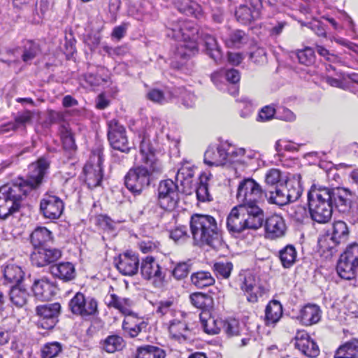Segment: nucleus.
<instances>
[{
    "mask_svg": "<svg viewBox=\"0 0 358 358\" xmlns=\"http://www.w3.org/2000/svg\"><path fill=\"white\" fill-rule=\"evenodd\" d=\"M248 41V36L243 31L235 30L230 33L225 40V43L229 48H239Z\"/></svg>",
    "mask_w": 358,
    "mask_h": 358,
    "instance_id": "37998d69",
    "label": "nucleus"
},
{
    "mask_svg": "<svg viewBox=\"0 0 358 358\" xmlns=\"http://www.w3.org/2000/svg\"><path fill=\"white\" fill-rule=\"evenodd\" d=\"M278 118L288 122L294 121L296 118L295 115L290 110L282 108L277 111Z\"/></svg>",
    "mask_w": 358,
    "mask_h": 358,
    "instance_id": "0e129e2a",
    "label": "nucleus"
},
{
    "mask_svg": "<svg viewBox=\"0 0 358 358\" xmlns=\"http://www.w3.org/2000/svg\"><path fill=\"white\" fill-rule=\"evenodd\" d=\"M273 190L265 191V197L270 203L284 206L288 203L285 183L273 187Z\"/></svg>",
    "mask_w": 358,
    "mask_h": 358,
    "instance_id": "c85d7f7f",
    "label": "nucleus"
},
{
    "mask_svg": "<svg viewBox=\"0 0 358 358\" xmlns=\"http://www.w3.org/2000/svg\"><path fill=\"white\" fill-rule=\"evenodd\" d=\"M147 97L149 100L157 103H163L165 101L164 92L159 90L152 89L147 94Z\"/></svg>",
    "mask_w": 358,
    "mask_h": 358,
    "instance_id": "680f3d73",
    "label": "nucleus"
},
{
    "mask_svg": "<svg viewBox=\"0 0 358 358\" xmlns=\"http://www.w3.org/2000/svg\"><path fill=\"white\" fill-rule=\"evenodd\" d=\"M108 125V138L111 147L121 152L129 153L131 148L129 146L124 127L115 119L109 121Z\"/></svg>",
    "mask_w": 358,
    "mask_h": 358,
    "instance_id": "9b49d317",
    "label": "nucleus"
},
{
    "mask_svg": "<svg viewBox=\"0 0 358 358\" xmlns=\"http://www.w3.org/2000/svg\"><path fill=\"white\" fill-rule=\"evenodd\" d=\"M187 331V324L182 321L173 320L169 326L170 334L176 339H180V338H185Z\"/></svg>",
    "mask_w": 358,
    "mask_h": 358,
    "instance_id": "09e8293b",
    "label": "nucleus"
},
{
    "mask_svg": "<svg viewBox=\"0 0 358 358\" xmlns=\"http://www.w3.org/2000/svg\"><path fill=\"white\" fill-rule=\"evenodd\" d=\"M62 350V346L59 342L48 343L41 350V356L43 358H55Z\"/></svg>",
    "mask_w": 358,
    "mask_h": 358,
    "instance_id": "3c124183",
    "label": "nucleus"
},
{
    "mask_svg": "<svg viewBox=\"0 0 358 358\" xmlns=\"http://www.w3.org/2000/svg\"><path fill=\"white\" fill-rule=\"evenodd\" d=\"M3 276L8 282L17 285L22 280L24 273L20 266L15 264H8L4 268Z\"/></svg>",
    "mask_w": 358,
    "mask_h": 358,
    "instance_id": "e433bc0d",
    "label": "nucleus"
},
{
    "mask_svg": "<svg viewBox=\"0 0 358 358\" xmlns=\"http://www.w3.org/2000/svg\"><path fill=\"white\" fill-rule=\"evenodd\" d=\"M275 113L277 114V112L273 106H266L260 110L258 117L262 121H268L271 120Z\"/></svg>",
    "mask_w": 358,
    "mask_h": 358,
    "instance_id": "052dcab7",
    "label": "nucleus"
},
{
    "mask_svg": "<svg viewBox=\"0 0 358 358\" xmlns=\"http://www.w3.org/2000/svg\"><path fill=\"white\" fill-rule=\"evenodd\" d=\"M60 135L64 149L69 151L75 150L76 145L71 131L68 127L62 126L60 129Z\"/></svg>",
    "mask_w": 358,
    "mask_h": 358,
    "instance_id": "de8ad7c7",
    "label": "nucleus"
},
{
    "mask_svg": "<svg viewBox=\"0 0 358 358\" xmlns=\"http://www.w3.org/2000/svg\"><path fill=\"white\" fill-rule=\"evenodd\" d=\"M115 266L122 275L133 276L138 271V257L132 252L120 254L117 259L115 260Z\"/></svg>",
    "mask_w": 358,
    "mask_h": 358,
    "instance_id": "2eb2a0df",
    "label": "nucleus"
},
{
    "mask_svg": "<svg viewBox=\"0 0 358 358\" xmlns=\"http://www.w3.org/2000/svg\"><path fill=\"white\" fill-rule=\"evenodd\" d=\"M103 147L96 146L92 150L89 162L85 164L83 172L85 182L93 189L100 185L103 178Z\"/></svg>",
    "mask_w": 358,
    "mask_h": 358,
    "instance_id": "6e6552de",
    "label": "nucleus"
},
{
    "mask_svg": "<svg viewBox=\"0 0 358 358\" xmlns=\"http://www.w3.org/2000/svg\"><path fill=\"white\" fill-rule=\"evenodd\" d=\"M282 315V307L278 301H271L266 307L265 321L266 324L276 323Z\"/></svg>",
    "mask_w": 358,
    "mask_h": 358,
    "instance_id": "473e14b6",
    "label": "nucleus"
},
{
    "mask_svg": "<svg viewBox=\"0 0 358 358\" xmlns=\"http://www.w3.org/2000/svg\"><path fill=\"white\" fill-rule=\"evenodd\" d=\"M61 306L59 303H47L36 308V315L40 317L39 326L45 329H52L56 324V319L59 314Z\"/></svg>",
    "mask_w": 358,
    "mask_h": 358,
    "instance_id": "ddd939ff",
    "label": "nucleus"
},
{
    "mask_svg": "<svg viewBox=\"0 0 358 358\" xmlns=\"http://www.w3.org/2000/svg\"><path fill=\"white\" fill-rule=\"evenodd\" d=\"M310 217L320 224L329 222L332 217L333 207L328 187H312L308 194Z\"/></svg>",
    "mask_w": 358,
    "mask_h": 358,
    "instance_id": "20e7f679",
    "label": "nucleus"
},
{
    "mask_svg": "<svg viewBox=\"0 0 358 358\" xmlns=\"http://www.w3.org/2000/svg\"><path fill=\"white\" fill-rule=\"evenodd\" d=\"M40 51L39 46L36 43L31 41H27L24 46V51L22 55L23 62H27L36 57Z\"/></svg>",
    "mask_w": 358,
    "mask_h": 358,
    "instance_id": "603ef678",
    "label": "nucleus"
},
{
    "mask_svg": "<svg viewBox=\"0 0 358 358\" xmlns=\"http://www.w3.org/2000/svg\"><path fill=\"white\" fill-rule=\"evenodd\" d=\"M159 164H144L129 169L124 177L126 187L135 194H140L142 190L150 185L155 173L161 172Z\"/></svg>",
    "mask_w": 358,
    "mask_h": 358,
    "instance_id": "39448f33",
    "label": "nucleus"
},
{
    "mask_svg": "<svg viewBox=\"0 0 358 358\" xmlns=\"http://www.w3.org/2000/svg\"><path fill=\"white\" fill-rule=\"evenodd\" d=\"M62 200L55 195H45L40 202V213L46 219L57 220L64 210Z\"/></svg>",
    "mask_w": 358,
    "mask_h": 358,
    "instance_id": "4468645a",
    "label": "nucleus"
},
{
    "mask_svg": "<svg viewBox=\"0 0 358 358\" xmlns=\"http://www.w3.org/2000/svg\"><path fill=\"white\" fill-rule=\"evenodd\" d=\"M241 289L247 294L248 301L255 303L264 293L263 288L259 283V280L252 274L249 273L243 278Z\"/></svg>",
    "mask_w": 358,
    "mask_h": 358,
    "instance_id": "aec40b11",
    "label": "nucleus"
},
{
    "mask_svg": "<svg viewBox=\"0 0 358 358\" xmlns=\"http://www.w3.org/2000/svg\"><path fill=\"white\" fill-rule=\"evenodd\" d=\"M329 195L331 196V206L342 213H347L351 208V192L345 188H329Z\"/></svg>",
    "mask_w": 358,
    "mask_h": 358,
    "instance_id": "f3484780",
    "label": "nucleus"
},
{
    "mask_svg": "<svg viewBox=\"0 0 358 358\" xmlns=\"http://www.w3.org/2000/svg\"><path fill=\"white\" fill-rule=\"evenodd\" d=\"M191 281L198 288H204L215 283L211 273L207 271H198L191 275Z\"/></svg>",
    "mask_w": 358,
    "mask_h": 358,
    "instance_id": "58836bf2",
    "label": "nucleus"
},
{
    "mask_svg": "<svg viewBox=\"0 0 358 358\" xmlns=\"http://www.w3.org/2000/svg\"><path fill=\"white\" fill-rule=\"evenodd\" d=\"M164 350L153 345H145L137 349L135 358H165Z\"/></svg>",
    "mask_w": 358,
    "mask_h": 358,
    "instance_id": "ea45409f",
    "label": "nucleus"
},
{
    "mask_svg": "<svg viewBox=\"0 0 358 358\" xmlns=\"http://www.w3.org/2000/svg\"><path fill=\"white\" fill-rule=\"evenodd\" d=\"M301 322L307 326L317 323L321 318V310L318 306L308 304L301 310Z\"/></svg>",
    "mask_w": 358,
    "mask_h": 358,
    "instance_id": "cd10ccee",
    "label": "nucleus"
},
{
    "mask_svg": "<svg viewBox=\"0 0 358 358\" xmlns=\"http://www.w3.org/2000/svg\"><path fill=\"white\" fill-rule=\"evenodd\" d=\"M358 270V244L352 243L341 255L336 266L338 275L350 280L357 276Z\"/></svg>",
    "mask_w": 358,
    "mask_h": 358,
    "instance_id": "0eeeda50",
    "label": "nucleus"
},
{
    "mask_svg": "<svg viewBox=\"0 0 358 358\" xmlns=\"http://www.w3.org/2000/svg\"><path fill=\"white\" fill-rule=\"evenodd\" d=\"M315 51L322 57H324L327 61L334 62L337 59V56L334 53H331L327 48L322 45H316Z\"/></svg>",
    "mask_w": 358,
    "mask_h": 358,
    "instance_id": "e2e57ef3",
    "label": "nucleus"
},
{
    "mask_svg": "<svg viewBox=\"0 0 358 358\" xmlns=\"http://www.w3.org/2000/svg\"><path fill=\"white\" fill-rule=\"evenodd\" d=\"M194 171L190 166L183 165L178 169L176 179L182 187L183 192L186 194L192 192L194 187Z\"/></svg>",
    "mask_w": 358,
    "mask_h": 358,
    "instance_id": "b1692460",
    "label": "nucleus"
},
{
    "mask_svg": "<svg viewBox=\"0 0 358 358\" xmlns=\"http://www.w3.org/2000/svg\"><path fill=\"white\" fill-rule=\"evenodd\" d=\"M157 191L160 207L166 210L175 209L180 200L178 185L171 179L164 180L159 182Z\"/></svg>",
    "mask_w": 358,
    "mask_h": 358,
    "instance_id": "1a4fd4ad",
    "label": "nucleus"
},
{
    "mask_svg": "<svg viewBox=\"0 0 358 358\" xmlns=\"http://www.w3.org/2000/svg\"><path fill=\"white\" fill-rule=\"evenodd\" d=\"M49 167L50 162L41 157L29 166L26 180L19 178L12 184L0 187V219L6 220L20 211L23 199L31 190L41 185Z\"/></svg>",
    "mask_w": 358,
    "mask_h": 358,
    "instance_id": "f257e3e1",
    "label": "nucleus"
},
{
    "mask_svg": "<svg viewBox=\"0 0 358 358\" xmlns=\"http://www.w3.org/2000/svg\"><path fill=\"white\" fill-rule=\"evenodd\" d=\"M334 358H358V340L353 339L340 346Z\"/></svg>",
    "mask_w": 358,
    "mask_h": 358,
    "instance_id": "2f4dec72",
    "label": "nucleus"
},
{
    "mask_svg": "<svg viewBox=\"0 0 358 358\" xmlns=\"http://www.w3.org/2000/svg\"><path fill=\"white\" fill-rule=\"evenodd\" d=\"M296 55L301 64L308 66L314 62L315 51L310 48H306L299 50Z\"/></svg>",
    "mask_w": 358,
    "mask_h": 358,
    "instance_id": "5fc2aeb1",
    "label": "nucleus"
},
{
    "mask_svg": "<svg viewBox=\"0 0 358 358\" xmlns=\"http://www.w3.org/2000/svg\"><path fill=\"white\" fill-rule=\"evenodd\" d=\"M192 265L189 259L178 262L172 271L173 276L178 280L185 278L191 271Z\"/></svg>",
    "mask_w": 358,
    "mask_h": 358,
    "instance_id": "8fccbe9b",
    "label": "nucleus"
},
{
    "mask_svg": "<svg viewBox=\"0 0 358 358\" xmlns=\"http://www.w3.org/2000/svg\"><path fill=\"white\" fill-rule=\"evenodd\" d=\"M32 117L33 113L29 110H26L15 117V122L17 123L18 127L20 125H24L31 122Z\"/></svg>",
    "mask_w": 358,
    "mask_h": 358,
    "instance_id": "338daca9",
    "label": "nucleus"
},
{
    "mask_svg": "<svg viewBox=\"0 0 358 358\" xmlns=\"http://www.w3.org/2000/svg\"><path fill=\"white\" fill-rule=\"evenodd\" d=\"M194 48V45L188 46L185 42L180 43L176 48L175 52L176 57H180L182 59H186L191 56Z\"/></svg>",
    "mask_w": 358,
    "mask_h": 358,
    "instance_id": "4d7b16f0",
    "label": "nucleus"
},
{
    "mask_svg": "<svg viewBox=\"0 0 358 358\" xmlns=\"http://www.w3.org/2000/svg\"><path fill=\"white\" fill-rule=\"evenodd\" d=\"M295 347L300 350L303 355L315 357L319 354V348L316 343L310 339L308 334L305 331H298L296 334Z\"/></svg>",
    "mask_w": 358,
    "mask_h": 358,
    "instance_id": "a211bd4d",
    "label": "nucleus"
},
{
    "mask_svg": "<svg viewBox=\"0 0 358 358\" xmlns=\"http://www.w3.org/2000/svg\"><path fill=\"white\" fill-rule=\"evenodd\" d=\"M196 96L190 92L185 93L182 96V103L187 108H192L195 106Z\"/></svg>",
    "mask_w": 358,
    "mask_h": 358,
    "instance_id": "69168bd1",
    "label": "nucleus"
},
{
    "mask_svg": "<svg viewBox=\"0 0 358 358\" xmlns=\"http://www.w3.org/2000/svg\"><path fill=\"white\" fill-rule=\"evenodd\" d=\"M177 9L185 15L194 16L196 18L203 17V10L199 4L192 0H174Z\"/></svg>",
    "mask_w": 358,
    "mask_h": 358,
    "instance_id": "bb28decb",
    "label": "nucleus"
},
{
    "mask_svg": "<svg viewBox=\"0 0 358 358\" xmlns=\"http://www.w3.org/2000/svg\"><path fill=\"white\" fill-rule=\"evenodd\" d=\"M62 256V252L57 248L46 247L34 250L31 254V261L33 265L43 267L57 261Z\"/></svg>",
    "mask_w": 358,
    "mask_h": 358,
    "instance_id": "dca6fc26",
    "label": "nucleus"
},
{
    "mask_svg": "<svg viewBox=\"0 0 358 358\" xmlns=\"http://www.w3.org/2000/svg\"><path fill=\"white\" fill-rule=\"evenodd\" d=\"M190 230L196 244L219 250L223 245L222 231L215 219L208 215L194 214L191 217Z\"/></svg>",
    "mask_w": 358,
    "mask_h": 358,
    "instance_id": "f03ea898",
    "label": "nucleus"
},
{
    "mask_svg": "<svg viewBox=\"0 0 358 358\" xmlns=\"http://www.w3.org/2000/svg\"><path fill=\"white\" fill-rule=\"evenodd\" d=\"M286 194L288 203L296 201L301 195L302 189L299 182L294 179L285 180Z\"/></svg>",
    "mask_w": 358,
    "mask_h": 358,
    "instance_id": "a19ab883",
    "label": "nucleus"
},
{
    "mask_svg": "<svg viewBox=\"0 0 358 358\" xmlns=\"http://www.w3.org/2000/svg\"><path fill=\"white\" fill-rule=\"evenodd\" d=\"M141 273L145 280H152L155 287H160L163 285L165 273L162 272L161 266L154 257H147L142 260Z\"/></svg>",
    "mask_w": 358,
    "mask_h": 358,
    "instance_id": "f8f14e48",
    "label": "nucleus"
},
{
    "mask_svg": "<svg viewBox=\"0 0 358 358\" xmlns=\"http://www.w3.org/2000/svg\"><path fill=\"white\" fill-rule=\"evenodd\" d=\"M52 240L51 231L43 227H36L30 235L31 243L34 250L46 247Z\"/></svg>",
    "mask_w": 358,
    "mask_h": 358,
    "instance_id": "a878e982",
    "label": "nucleus"
},
{
    "mask_svg": "<svg viewBox=\"0 0 358 358\" xmlns=\"http://www.w3.org/2000/svg\"><path fill=\"white\" fill-rule=\"evenodd\" d=\"M296 250L294 245H287L279 251V258L285 268L292 267L296 261Z\"/></svg>",
    "mask_w": 358,
    "mask_h": 358,
    "instance_id": "c9c22d12",
    "label": "nucleus"
},
{
    "mask_svg": "<svg viewBox=\"0 0 358 358\" xmlns=\"http://www.w3.org/2000/svg\"><path fill=\"white\" fill-rule=\"evenodd\" d=\"M190 300L194 306L201 310H206L212 303V298L201 292H196L190 295Z\"/></svg>",
    "mask_w": 358,
    "mask_h": 358,
    "instance_id": "49530a36",
    "label": "nucleus"
},
{
    "mask_svg": "<svg viewBox=\"0 0 358 358\" xmlns=\"http://www.w3.org/2000/svg\"><path fill=\"white\" fill-rule=\"evenodd\" d=\"M9 296L10 301L17 307H22L27 302L29 294L24 288H22L20 285L12 286Z\"/></svg>",
    "mask_w": 358,
    "mask_h": 358,
    "instance_id": "4c0bfd02",
    "label": "nucleus"
},
{
    "mask_svg": "<svg viewBox=\"0 0 358 358\" xmlns=\"http://www.w3.org/2000/svg\"><path fill=\"white\" fill-rule=\"evenodd\" d=\"M264 222H265V232L268 238L274 239L285 235L286 225L284 219L280 215H271L264 219Z\"/></svg>",
    "mask_w": 358,
    "mask_h": 358,
    "instance_id": "6ab92c4d",
    "label": "nucleus"
},
{
    "mask_svg": "<svg viewBox=\"0 0 358 358\" xmlns=\"http://www.w3.org/2000/svg\"><path fill=\"white\" fill-rule=\"evenodd\" d=\"M50 272L56 278L67 282L74 279L76 271L70 262H62L50 266Z\"/></svg>",
    "mask_w": 358,
    "mask_h": 358,
    "instance_id": "393cba45",
    "label": "nucleus"
},
{
    "mask_svg": "<svg viewBox=\"0 0 358 358\" xmlns=\"http://www.w3.org/2000/svg\"><path fill=\"white\" fill-rule=\"evenodd\" d=\"M141 137L140 143V152L142 155V162L143 164H159V162L155 159L153 148L151 146L150 139L145 134Z\"/></svg>",
    "mask_w": 358,
    "mask_h": 358,
    "instance_id": "7c9ffc66",
    "label": "nucleus"
},
{
    "mask_svg": "<svg viewBox=\"0 0 358 358\" xmlns=\"http://www.w3.org/2000/svg\"><path fill=\"white\" fill-rule=\"evenodd\" d=\"M147 325L148 324L142 318H138L132 312L125 317L122 322V329L126 335L130 338H135L147 327Z\"/></svg>",
    "mask_w": 358,
    "mask_h": 358,
    "instance_id": "412c9836",
    "label": "nucleus"
},
{
    "mask_svg": "<svg viewBox=\"0 0 358 358\" xmlns=\"http://www.w3.org/2000/svg\"><path fill=\"white\" fill-rule=\"evenodd\" d=\"M125 345L123 338L117 335L108 336L104 341L103 348L107 352L113 353L121 350Z\"/></svg>",
    "mask_w": 358,
    "mask_h": 358,
    "instance_id": "a18cd8bd",
    "label": "nucleus"
},
{
    "mask_svg": "<svg viewBox=\"0 0 358 358\" xmlns=\"http://www.w3.org/2000/svg\"><path fill=\"white\" fill-rule=\"evenodd\" d=\"M266 192L261 185L251 178H245L238 186L236 199L238 204L249 209L264 213L259 203L263 201Z\"/></svg>",
    "mask_w": 358,
    "mask_h": 358,
    "instance_id": "423d86ee",
    "label": "nucleus"
},
{
    "mask_svg": "<svg viewBox=\"0 0 358 358\" xmlns=\"http://www.w3.org/2000/svg\"><path fill=\"white\" fill-rule=\"evenodd\" d=\"M32 290L40 300H50L55 294V286L46 278L35 280L32 286Z\"/></svg>",
    "mask_w": 358,
    "mask_h": 358,
    "instance_id": "5701e85b",
    "label": "nucleus"
},
{
    "mask_svg": "<svg viewBox=\"0 0 358 358\" xmlns=\"http://www.w3.org/2000/svg\"><path fill=\"white\" fill-rule=\"evenodd\" d=\"M224 331L229 337L240 335L239 323L236 320H231L224 324Z\"/></svg>",
    "mask_w": 358,
    "mask_h": 358,
    "instance_id": "13d9d810",
    "label": "nucleus"
},
{
    "mask_svg": "<svg viewBox=\"0 0 358 358\" xmlns=\"http://www.w3.org/2000/svg\"><path fill=\"white\" fill-rule=\"evenodd\" d=\"M287 26L286 21H277L275 23L272 24V27L268 29L269 35L272 38H275L280 36L284 29Z\"/></svg>",
    "mask_w": 358,
    "mask_h": 358,
    "instance_id": "bf43d9fd",
    "label": "nucleus"
},
{
    "mask_svg": "<svg viewBox=\"0 0 358 358\" xmlns=\"http://www.w3.org/2000/svg\"><path fill=\"white\" fill-rule=\"evenodd\" d=\"M228 155L221 145L210 146L204 154V163L209 166H223L227 162Z\"/></svg>",
    "mask_w": 358,
    "mask_h": 358,
    "instance_id": "4be33fe9",
    "label": "nucleus"
},
{
    "mask_svg": "<svg viewBox=\"0 0 358 358\" xmlns=\"http://www.w3.org/2000/svg\"><path fill=\"white\" fill-rule=\"evenodd\" d=\"M131 306V301L128 298H121L115 294L110 295V300L108 302V307H113L118 310L123 315L127 316L130 315L132 311L130 310Z\"/></svg>",
    "mask_w": 358,
    "mask_h": 358,
    "instance_id": "72a5a7b5",
    "label": "nucleus"
},
{
    "mask_svg": "<svg viewBox=\"0 0 358 358\" xmlns=\"http://www.w3.org/2000/svg\"><path fill=\"white\" fill-rule=\"evenodd\" d=\"M347 224L341 220L336 221L333 224L331 240L336 244L345 242L349 236Z\"/></svg>",
    "mask_w": 358,
    "mask_h": 358,
    "instance_id": "f704fd0d",
    "label": "nucleus"
},
{
    "mask_svg": "<svg viewBox=\"0 0 358 358\" xmlns=\"http://www.w3.org/2000/svg\"><path fill=\"white\" fill-rule=\"evenodd\" d=\"M69 307L71 313L83 318L98 315V302L91 296L85 297L81 292H77L70 300Z\"/></svg>",
    "mask_w": 358,
    "mask_h": 358,
    "instance_id": "9d476101",
    "label": "nucleus"
},
{
    "mask_svg": "<svg viewBox=\"0 0 358 358\" xmlns=\"http://www.w3.org/2000/svg\"><path fill=\"white\" fill-rule=\"evenodd\" d=\"M173 305L171 301H162L157 304L156 313L164 315L169 312Z\"/></svg>",
    "mask_w": 358,
    "mask_h": 358,
    "instance_id": "774afa93",
    "label": "nucleus"
},
{
    "mask_svg": "<svg viewBox=\"0 0 358 358\" xmlns=\"http://www.w3.org/2000/svg\"><path fill=\"white\" fill-rule=\"evenodd\" d=\"M171 29L173 31V37L176 39H180V38L187 39L191 36L190 34L186 33L187 30H191V26L189 23L182 22L181 24L174 25Z\"/></svg>",
    "mask_w": 358,
    "mask_h": 358,
    "instance_id": "6e6d98bb",
    "label": "nucleus"
},
{
    "mask_svg": "<svg viewBox=\"0 0 358 358\" xmlns=\"http://www.w3.org/2000/svg\"><path fill=\"white\" fill-rule=\"evenodd\" d=\"M285 180H287V177L284 176L282 172L277 169H270L265 175V182L271 187L284 184Z\"/></svg>",
    "mask_w": 358,
    "mask_h": 358,
    "instance_id": "c03bdc74",
    "label": "nucleus"
},
{
    "mask_svg": "<svg viewBox=\"0 0 358 358\" xmlns=\"http://www.w3.org/2000/svg\"><path fill=\"white\" fill-rule=\"evenodd\" d=\"M203 42L206 53L216 62L218 63L222 59V52L215 37L210 34L203 36Z\"/></svg>",
    "mask_w": 358,
    "mask_h": 358,
    "instance_id": "c756f323",
    "label": "nucleus"
},
{
    "mask_svg": "<svg viewBox=\"0 0 358 358\" xmlns=\"http://www.w3.org/2000/svg\"><path fill=\"white\" fill-rule=\"evenodd\" d=\"M264 220V213L249 209L240 204L234 207L227 219V227L230 232L240 234L246 229L260 228Z\"/></svg>",
    "mask_w": 358,
    "mask_h": 358,
    "instance_id": "7ed1b4c3",
    "label": "nucleus"
},
{
    "mask_svg": "<svg viewBox=\"0 0 358 358\" xmlns=\"http://www.w3.org/2000/svg\"><path fill=\"white\" fill-rule=\"evenodd\" d=\"M199 182L198 185L194 184V187L193 189H195L196 196L198 199L200 201H210L212 199L210 198V195L208 192V187L207 184V180H208V177L206 173H201L199 178Z\"/></svg>",
    "mask_w": 358,
    "mask_h": 358,
    "instance_id": "79ce46f5",
    "label": "nucleus"
},
{
    "mask_svg": "<svg viewBox=\"0 0 358 358\" xmlns=\"http://www.w3.org/2000/svg\"><path fill=\"white\" fill-rule=\"evenodd\" d=\"M213 268L217 276L227 279L233 270V264L230 262H219L214 264Z\"/></svg>",
    "mask_w": 358,
    "mask_h": 358,
    "instance_id": "864d4df0",
    "label": "nucleus"
}]
</instances>
